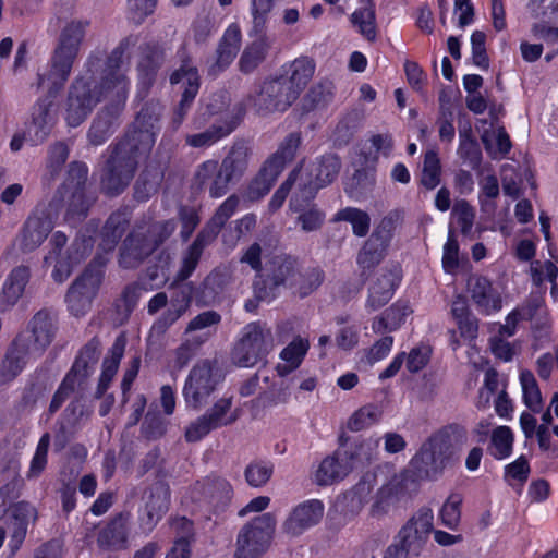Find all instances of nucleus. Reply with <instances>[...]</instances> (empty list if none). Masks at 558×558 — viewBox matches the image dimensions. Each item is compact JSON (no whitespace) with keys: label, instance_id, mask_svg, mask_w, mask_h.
Returning <instances> with one entry per match:
<instances>
[{"label":"nucleus","instance_id":"1","mask_svg":"<svg viewBox=\"0 0 558 558\" xmlns=\"http://www.w3.org/2000/svg\"><path fill=\"white\" fill-rule=\"evenodd\" d=\"M134 44V38L121 41L106 61L96 54L87 59L83 72L71 84L64 104L69 126L80 125L100 101H107L108 110H119L125 104L130 82L123 69L124 52Z\"/></svg>","mask_w":558,"mask_h":558},{"label":"nucleus","instance_id":"2","mask_svg":"<svg viewBox=\"0 0 558 558\" xmlns=\"http://www.w3.org/2000/svg\"><path fill=\"white\" fill-rule=\"evenodd\" d=\"M147 114L142 111L135 121L136 128L129 137L117 145L108 160V173L102 185L110 194L119 193L132 180L137 157L146 155L155 144L154 124L145 125Z\"/></svg>","mask_w":558,"mask_h":558},{"label":"nucleus","instance_id":"3","mask_svg":"<svg viewBox=\"0 0 558 558\" xmlns=\"http://www.w3.org/2000/svg\"><path fill=\"white\" fill-rule=\"evenodd\" d=\"M88 27L89 21L83 19H73L64 24L51 60V68L47 72L38 74L39 87L47 88L53 94L63 87Z\"/></svg>","mask_w":558,"mask_h":558},{"label":"nucleus","instance_id":"4","mask_svg":"<svg viewBox=\"0 0 558 558\" xmlns=\"http://www.w3.org/2000/svg\"><path fill=\"white\" fill-rule=\"evenodd\" d=\"M276 518L272 513H264L254 518L239 532L235 544V558H260L268 549Z\"/></svg>","mask_w":558,"mask_h":558},{"label":"nucleus","instance_id":"5","mask_svg":"<svg viewBox=\"0 0 558 558\" xmlns=\"http://www.w3.org/2000/svg\"><path fill=\"white\" fill-rule=\"evenodd\" d=\"M221 380V373L214 361L197 362L190 371L183 386L182 393L186 405L199 409L207 402Z\"/></svg>","mask_w":558,"mask_h":558},{"label":"nucleus","instance_id":"6","mask_svg":"<svg viewBox=\"0 0 558 558\" xmlns=\"http://www.w3.org/2000/svg\"><path fill=\"white\" fill-rule=\"evenodd\" d=\"M374 486V475L366 474L350 490L338 496L328 511L329 521L337 527L352 522L367 504Z\"/></svg>","mask_w":558,"mask_h":558},{"label":"nucleus","instance_id":"7","mask_svg":"<svg viewBox=\"0 0 558 558\" xmlns=\"http://www.w3.org/2000/svg\"><path fill=\"white\" fill-rule=\"evenodd\" d=\"M271 349L270 329L258 323H252L243 329L242 338L233 350L232 359L241 367H252L264 360Z\"/></svg>","mask_w":558,"mask_h":558},{"label":"nucleus","instance_id":"8","mask_svg":"<svg viewBox=\"0 0 558 558\" xmlns=\"http://www.w3.org/2000/svg\"><path fill=\"white\" fill-rule=\"evenodd\" d=\"M66 243V236L61 232L52 234L50 244L51 251L45 257L46 265H53L52 278L57 282H63L72 272L73 266L80 263L90 251L92 245L87 241L76 242L72 247L62 252Z\"/></svg>","mask_w":558,"mask_h":558},{"label":"nucleus","instance_id":"9","mask_svg":"<svg viewBox=\"0 0 558 558\" xmlns=\"http://www.w3.org/2000/svg\"><path fill=\"white\" fill-rule=\"evenodd\" d=\"M238 204L239 199L235 196L228 197L218 208L204 231L197 236L195 242L189 248L183 259V268L181 271V277L183 279L187 278L195 269L203 247L216 236L219 229L234 214Z\"/></svg>","mask_w":558,"mask_h":558},{"label":"nucleus","instance_id":"10","mask_svg":"<svg viewBox=\"0 0 558 558\" xmlns=\"http://www.w3.org/2000/svg\"><path fill=\"white\" fill-rule=\"evenodd\" d=\"M296 99L295 93L291 92L282 77L263 82L250 98L252 106L260 114L283 112Z\"/></svg>","mask_w":558,"mask_h":558},{"label":"nucleus","instance_id":"11","mask_svg":"<svg viewBox=\"0 0 558 558\" xmlns=\"http://www.w3.org/2000/svg\"><path fill=\"white\" fill-rule=\"evenodd\" d=\"M175 229L172 221L155 223L147 236L135 233L124 242V248L121 254V264L125 267L134 266V263L149 255L163 240H166Z\"/></svg>","mask_w":558,"mask_h":558},{"label":"nucleus","instance_id":"12","mask_svg":"<svg viewBox=\"0 0 558 558\" xmlns=\"http://www.w3.org/2000/svg\"><path fill=\"white\" fill-rule=\"evenodd\" d=\"M102 279L99 268H87L70 287L65 302L70 313L76 317L86 315L93 304Z\"/></svg>","mask_w":558,"mask_h":558},{"label":"nucleus","instance_id":"13","mask_svg":"<svg viewBox=\"0 0 558 558\" xmlns=\"http://www.w3.org/2000/svg\"><path fill=\"white\" fill-rule=\"evenodd\" d=\"M434 515L430 509L417 511L399 531L397 539L417 557L424 549L433 531Z\"/></svg>","mask_w":558,"mask_h":558},{"label":"nucleus","instance_id":"14","mask_svg":"<svg viewBox=\"0 0 558 558\" xmlns=\"http://www.w3.org/2000/svg\"><path fill=\"white\" fill-rule=\"evenodd\" d=\"M325 506L318 499L305 500L295 506L282 523V533L288 538L301 536L317 525L324 517Z\"/></svg>","mask_w":558,"mask_h":558},{"label":"nucleus","instance_id":"15","mask_svg":"<svg viewBox=\"0 0 558 558\" xmlns=\"http://www.w3.org/2000/svg\"><path fill=\"white\" fill-rule=\"evenodd\" d=\"M37 87L49 94V98L39 99L33 108L32 119L28 125V135L35 143L43 142L53 129L57 122V111L52 98L56 94L48 92L47 88Z\"/></svg>","mask_w":558,"mask_h":558},{"label":"nucleus","instance_id":"16","mask_svg":"<svg viewBox=\"0 0 558 558\" xmlns=\"http://www.w3.org/2000/svg\"><path fill=\"white\" fill-rule=\"evenodd\" d=\"M468 293L481 314L490 315L502 307L499 291L485 277L472 276L468 281Z\"/></svg>","mask_w":558,"mask_h":558},{"label":"nucleus","instance_id":"17","mask_svg":"<svg viewBox=\"0 0 558 558\" xmlns=\"http://www.w3.org/2000/svg\"><path fill=\"white\" fill-rule=\"evenodd\" d=\"M448 457L438 440H429L423 445L420 452L412 459L413 468L427 478H436L446 468Z\"/></svg>","mask_w":558,"mask_h":558},{"label":"nucleus","instance_id":"18","mask_svg":"<svg viewBox=\"0 0 558 558\" xmlns=\"http://www.w3.org/2000/svg\"><path fill=\"white\" fill-rule=\"evenodd\" d=\"M32 340L26 348L32 353L43 352L53 340L57 331V322L53 314L41 310L37 312L28 324Z\"/></svg>","mask_w":558,"mask_h":558},{"label":"nucleus","instance_id":"19","mask_svg":"<svg viewBox=\"0 0 558 558\" xmlns=\"http://www.w3.org/2000/svg\"><path fill=\"white\" fill-rule=\"evenodd\" d=\"M301 144V137L296 133L289 134L279 146L278 150L265 162L262 168V177L264 178L270 171V177L263 187L262 192L269 191L276 182L278 175L283 170L286 163L291 161Z\"/></svg>","mask_w":558,"mask_h":558},{"label":"nucleus","instance_id":"20","mask_svg":"<svg viewBox=\"0 0 558 558\" xmlns=\"http://www.w3.org/2000/svg\"><path fill=\"white\" fill-rule=\"evenodd\" d=\"M351 458L347 450H338L325 458L315 473V482L318 485H331L343 480L355 469V463L350 462Z\"/></svg>","mask_w":558,"mask_h":558},{"label":"nucleus","instance_id":"21","mask_svg":"<svg viewBox=\"0 0 558 558\" xmlns=\"http://www.w3.org/2000/svg\"><path fill=\"white\" fill-rule=\"evenodd\" d=\"M172 85H179L183 89L182 99L179 105L177 114L180 120L183 119L185 112L194 100L199 89V76L197 70L184 63L180 69L175 70L170 76Z\"/></svg>","mask_w":558,"mask_h":558},{"label":"nucleus","instance_id":"22","mask_svg":"<svg viewBox=\"0 0 558 558\" xmlns=\"http://www.w3.org/2000/svg\"><path fill=\"white\" fill-rule=\"evenodd\" d=\"M172 85H179L183 89L182 99L179 105L177 114L180 120L183 119L185 112L194 100L199 89V76L197 70L184 63L180 69L175 70L170 76Z\"/></svg>","mask_w":558,"mask_h":558},{"label":"nucleus","instance_id":"23","mask_svg":"<svg viewBox=\"0 0 558 558\" xmlns=\"http://www.w3.org/2000/svg\"><path fill=\"white\" fill-rule=\"evenodd\" d=\"M29 269L25 266H19L11 270L0 292L1 312L11 310L20 301L29 281Z\"/></svg>","mask_w":558,"mask_h":558},{"label":"nucleus","instance_id":"24","mask_svg":"<svg viewBox=\"0 0 558 558\" xmlns=\"http://www.w3.org/2000/svg\"><path fill=\"white\" fill-rule=\"evenodd\" d=\"M340 163L337 157L326 156L311 168L308 180L304 182L303 191L311 197L318 190L331 183L339 172Z\"/></svg>","mask_w":558,"mask_h":558},{"label":"nucleus","instance_id":"25","mask_svg":"<svg viewBox=\"0 0 558 558\" xmlns=\"http://www.w3.org/2000/svg\"><path fill=\"white\" fill-rule=\"evenodd\" d=\"M283 70L286 74V77H282L283 81L288 83L291 92L295 93V96L299 97L301 92L313 78L316 64L314 60L308 57H299L287 63Z\"/></svg>","mask_w":558,"mask_h":558},{"label":"nucleus","instance_id":"26","mask_svg":"<svg viewBox=\"0 0 558 558\" xmlns=\"http://www.w3.org/2000/svg\"><path fill=\"white\" fill-rule=\"evenodd\" d=\"M36 519L37 511L33 505L21 501L14 506L9 541V547L13 553L21 547L26 536L28 524L34 523Z\"/></svg>","mask_w":558,"mask_h":558},{"label":"nucleus","instance_id":"27","mask_svg":"<svg viewBox=\"0 0 558 558\" xmlns=\"http://www.w3.org/2000/svg\"><path fill=\"white\" fill-rule=\"evenodd\" d=\"M400 268L393 266L388 271L380 274L369 289L368 306L377 310L388 303L400 282Z\"/></svg>","mask_w":558,"mask_h":558},{"label":"nucleus","instance_id":"28","mask_svg":"<svg viewBox=\"0 0 558 558\" xmlns=\"http://www.w3.org/2000/svg\"><path fill=\"white\" fill-rule=\"evenodd\" d=\"M241 44V29L239 25L231 24L225 31L217 50L216 63L211 66L210 72H217L226 69L236 57Z\"/></svg>","mask_w":558,"mask_h":558},{"label":"nucleus","instance_id":"29","mask_svg":"<svg viewBox=\"0 0 558 558\" xmlns=\"http://www.w3.org/2000/svg\"><path fill=\"white\" fill-rule=\"evenodd\" d=\"M310 342L307 339L296 337L280 352V362L276 366L279 376L284 377L300 367L307 351Z\"/></svg>","mask_w":558,"mask_h":558},{"label":"nucleus","instance_id":"30","mask_svg":"<svg viewBox=\"0 0 558 558\" xmlns=\"http://www.w3.org/2000/svg\"><path fill=\"white\" fill-rule=\"evenodd\" d=\"M51 230L49 220L40 217H29L19 236V247L23 252H32L47 238Z\"/></svg>","mask_w":558,"mask_h":558},{"label":"nucleus","instance_id":"31","mask_svg":"<svg viewBox=\"0 0 558 558\" xmlns=\"http://www.w3.org/2000/svg\"><path fill=\"white\" fill-rule=\"evenodd\" d=\"M28 354H32V352L26 348V342L22 338H17L0 364L2 380L10 381L15 378L25 367Z\"/></svg>","mask_w":558,"mask_h":558},{"label":"nucleus","instance_id":"32","mask_svg":"<svg viewBox=\"0 0 558 558\" xmlns=\"http://www.w3.org/2000/svg\"><path fill=\"white\" fill-rule=\"evenodd\" d=\"M451 314L458 326L461 338L465 341H473L477 337L478 320L470 312L464 298L458 295L451 305Z\"/></svg>","mask_w":558,"mask_h":558},{"label":"nucleus","instance_id":"33","mask_svg":"<svg viewBox=\"0 0 558 558\" xmlns=\"http://www.w3.org/2000/svg\"><path fill=\"white\" fill-rule=\"evenodd\" d=\"M220 320V315L215 311H206L198 314L187 325L186 333L190 335L189 341H194L196 345H201L213 335V328Z\"/></svg>","mask_w":558,"mask_h":558},{"label":"nucleus","instance_id":"34","mask_svg":"<svg viewBox=\"0 0 558 558\" xmlns=\"http://www.w3.org/2000/svg\"><path fill=\"white\" fill-rule=\"evenodd\" d=\"M412 313L407 302H397L373 322V330L377 333L398 329Z\"/></svg>","mask_w":558,"mask_h":558},{"label":"nucleus","instance_id":"35","mask_svg":"<svg viewBox=\"0 0 558 558\" xmlns=\"http://www.w3.org/2000/svg\"><path fill=\"white\" fill-rule=\"evenodd\" d=\"M481 138L487 154L494 159L506 156L511 148L509 136L500 126L489 125L482 132Z\"/></svg>","mask_w":558,"mask_h":558},{"label":"nucleus","instance_id":"36","mask_svg":"<svg viewBox=\"0 0 558 558\" xmlns=\"http://www.w3.org/2000/svg\"><path fill=\"white\" fill-rule=\"evenodd\" d=\"M527 12L535 20L533 24L543 27H558V0H530Z\"/></svg>","mask_w":558,"mask_h":558},{"label":"nucleus","instance_id":"37","mask_svg":"<svg viewBox=\"0 0 558 558\" xmlns=\"http://www.w3.org/2000/svg\"><path fill=\"white\" fill-rule=\"evenodd\" d=\"M128 529L125 521L118 518L111 521L99 534L98 544L109 550H119L126 547Z\"/></svg>","mask_w":558,"mask_h":558},{"label":"nucleus","instance_id":"38","mask_svg":"<svg viewBox=\"0 0 558 558\" xmlns=\"http://www.w3.org/2000/svg\"><path fill=\"white\" fill-rule=\"evenodd\" d=\"M235 125V120L214 123L204 132L187 136L186 142L193 147H208L229 135L234 130Z\"/></svg>","mask_w":558,"mask_h":558},{"label":"nucleus","instance_id":"39","mask_svg":"<svg viewBox=\"0 0 558 558\" xmlns=\"http://www.w3.org/2000/svg\"><path fill=\"white\" fill-rule=\"evenodd\" d=\"M216 174L215 180L213 181L209 193L213 197H221L227 193L228 184L232 182V180L223 173V170L220 168L218 171V163L214 160L205 161L197 171V179L204 183L207 179L211 178Z\"/></svg>","mask_w":558,"mask_h":558},{"label":"nucleus","instance_id":"40","mask_svg":"<svg viewBox=\"0 0 558 558\" xmlns=\"http://www.w3.org/2000/svg\"><path fill=\"white\" fill-rule=\"evenodd\" d=\"M333 84L330 81H320L313 85L302 99V107L305 111L324 108L333 98Z\"/></svg>","mask_w":558,"mask_h":558},{"label":"nucleus","instance_id":"41","mask_svg":"<svg viewBox=\"0 0 558 558\" xmlns=\"http://www.w3.org/2000/svg\"><path fill=\"white\" fill-rule=\"evenodd\" d=\"M383 410L379 405L368 403L357 409L349 417L347 426L351 432L367 429L380 422Z\"/></svg>","mask_w":558,"mask_h":558},{"label":"nucleus","instance_id":"42","mask_svg":"<svg viewBox=\"0 0 558 558\" xmlns=\"http://www.w3.org/2000/svg\"><path fill=\"white\" fill-rule=\"evenodd\" d=\"M160 60L161 53L157 50L144 52L138 63L140 94H146L154 84Z\"/></svg>","mask_w":558,"mask_h":558},{"label":"nucleus","instance_id":"43","mask_svg":"<svg viewBox=\"0 0 558 558\" xmlns=\"http://www.w3.org/2000/svg\"><path fill=\"white\" fill-rule=\"evenodd\" d=\"M205 415L214 427L218 428L235 422L239 417V411L232 407L231 398L223 397L217 400Z\"/></svg>","mask_w":558,"mask_h":558},{"label":"nucleus","instance_id":"44","mask_svg":"<svg viewBox=\"0 0 558 558\" xmlns=\"http://www.w3.org/2000/svg\"><path fill=\"white\" fill-rule=\"evenodd\" d=\"M514 436L510 427L498 426L492 432L489 452L499 460L508 458L512 452Z\"/></svg>","mask_w":558,"mask_h":558},{"label":"nucleus","instance_id":"45","mask_svg":"<svg viewBox=\"0 0 558 558\" xmlns=\"http://www.w3.org/2000/svg\"><path fill=\"white\" fill-rule=\"evenodd\" d=\"M170 492L163 484L155 485L146 501L147 515L150 521L159 520L169 508Z\"/></svg>","mask_w":558,"mask_h":558},{"label":"nucleus","instance_id":"46","mask_svg":"<svg viewBox=\"0 0 558 558\" xmlns=\"http://www.w3.org/2000/svg\"><path fill=\"white\" fill-rule=\"evenodd\" d=\"M520 384L524 404L531 411L539 412L543 399L534 375L530 371H522L520 373Z\"/></svg>","mask_w":558,"mask_h":558},{"label":"nucleus","instance_id":"47","mask_svg":"<svg viewBox=\"0 0 558 558\" xmlns=\"http://www.w3.org/2000/svg\"><path fill=\"white\" fill-rule=\"evenodd\" d=\"M463 502V496L460 493H451L445 500L440 511L439 518L441 523L450 529L456 530L461 520V506Z\"/></svg>","mask_w":558,"mask_h":558},{"label":"nucleus","instance_id":"48","mask_svg":"<svg viewBox=\"0 0 558 558\" xmlns=\"http://www.w3.org/2000/svg\"><path fill=\"white\" fill-rule=\"evenodd\" d=\"M335 220L351 223L353 233L356 236H365L369 230L371 218L367 213L359 208L347 207L341 209L336 214Z\"/></svg>","mask_w":558,"mask_h":558},{"label":"nucleus","instance_id":"49","mask_svg":"<svg viewBox=\"0 0 558 558\" xmlns=\"http://www.w3.org/2000/svg\"><path fill=\"white\" fill-rule=\"evenodd\" d=\"M125 350V338L120 336L116 339L110 350L109 356L105 359L102 364V373L100 384L106 386L118 371L120 361Z\"/></svg>","mask_w":558,"mask_h":558},{"label":"nucleus","instance_id":"50","mask_svg":"<svg viewBox=\"0 0 558 558\" xmlns=\"http://www.w3.org/2000/svg\"><path fill=\"white\" fill-rule=\"evenodd\" d=\"M271 276L274 284H293L296 274V262L287 256H278L272 262Z\"/></svg>","mask_w":558,"mask_h":558},{"label":"nucleus","instance_id":"51","mask_svg":"<svg viewBox=\"0 0 558 558\" xmlns=\"http://www.w3.org/2000/svg\"><path fill=\"white\" fill-rule=\"evenodd\" d=\"M458 155L472 168H477L482 161V153L477 142L471 136L469 130L460 131Z\"/></svg>","mask_w":558,"mask_h":558},{"label":"nucleus","instance_id":"52","mask_svg":"<svg viewBox=\"0 0 558 558\" xmlns=\"http://www.w3.org/2000/svg\"><path fill=\"white\" fill-rule=\"evenodd\" d=\"M351 23L368 40L376 37L375 11L372 7L356 9L351 14Z\"/></svg>","mask_w":558,"mask_h":558},{"label":"nucleus","instance_id":"53","mask_svg":"<svg viewBox=\"0 0 558 558\" xmlns=\"http://www.w3.org/2000/svg\"><path fill=\"white\" fill-rule=\"evenodd\" d=\"M247 167V154L243 147H234L223 159L221 169L232 181L239 179Z\"/></svg>","mask_w":558,"mask_h":558},{"label":"nucleus","instance_id":"54","mask_svg":"<svg viewBox=\"0 0 558 558\" xmlns=\"http://www.w3.org/2000/svg\"><path fill=\"white\" fill-rule=\"evenodd\" d=\"M379 438L368 437L356 442L349 452L350 462L355 463V468L371 462L378 453Z\"/></svg>","mask_w":558,"mask_h":558},{"label":"nucleus","instance_id":"55","mask_svg":"<svg viewBox=\"0 0 558 558\" xmlns=\"http://www.w3.org/2000/svg\"><path fill=\"white\" fill-rule=\"evenodd\" d=\"M441 166L435 150L425 154L421 183L428 190L435 189L440 183Z\"/></svg>","mask_w":558,"mask_h":558},{"label":"nucleus","instance_id":"56","mask_svg":"<svg viewBox=\"0 0 558 558\" xmlns=\"http://www.w3.org/2000/svg\"><path fill=\"white\" fill-rule=\"evenodd\" d=\"M267 48L268 45L264 37L246 47L239 62L241 71L245 73L253 71L264 59Z\"/></svg>","mask_w":558,"mask_h":558},{"label":"nucleus","instance_id":"57","mask_svg":"<svg viewBox=\"0 0 558 558\" xmlns=\"http://www.w3.org/2000/svg\"><path fill=\"white\" fill-rule=\"evenodd\" d=\"M386 248L376 242V238H369L357 255V263L363 269H371L379 264Z\"/></svg>","mask_w":558,"mask_h":558},{"label":"nucleus","instance_id":"58","mask_svg":"<svg viewBox=\"0 0 558 558\" xmlns=\"http://www.w3.org/2000/svg\"><path fill=\"white\" fill-rule=\"evenodd\" d=\"M522 314V318L534 322L537 327L548 326L547 310L544 305L542 295H536L531 299L526 306L519 310Z\"/></svg>","mask_w":558,"mask_h":558},{"label":"nucleus","instance_id":"59","mask_svg":"<svg viewBox=\"0 0 558 558\" xmlns=\"http://www.w3.org/2000/svg\"><path fill=\"white\" fill-rule=\"evenodd\" d=\"M324 274L319 269H313L303 276H296L294 283L291 287L294 288L295 293L304 298L313 293L323 283Z\"/></svg>","mask_w":558,"mask_h":558},{"label":"nucleus","instance_id":"60","mask_svg":"<svg viewBox=\"0 0 558 558\" xmlns=\"http://www.w3.org/2000/svg\"><path fill=\"white\" fill-rule=\"evenodd\" d=\"M50 445V435L44 434L36 447L27 472L28 477H38L47 465L48 449Z\"/></svg>","mask_w":558,"mask_h":558},{"label":"nucleus","instance_id":"61","mask_svg":"<svg viewBox=\"0 0 558 558\" xmlns=\"http://www.w3.org/2000/svg\"><path fill=\"white\" fill-rule=\"evenodd\" d=\"M274 465L269 462H256L250 464L245 470L247 483L254 487L265 485L271 477Z\"/></svg>","mask_w":558,"mask_h":558},{"label":"nucleus","instance_id":"62","mask_svg":"<svg viewBox=\"0 0 558 558\" xmlns=\"http://www.w3.org/2000/svg\"><path fill=\"white\" fill-rule=\"evenodd\" d=\"M451 215L463 234L466 235L472 231L475 213L468 202L458 201L453 206Z\"/></svg>","mask_w":558,"mask_h":558},{"label":"nucleus","instance_id":"63","mask_svg":"<svg viewBox=\"0 0 558 558\" xmlns=\"http://www.w3.org/2000/svg\"><path fill=\"white\" fill-rule=\"evenodd\" d=\"M529 474V462L523 456L505 468V480L512 486L523 484L527 480Z\"/></svg>","mask_w":558,"mask_h":558},{"label":"nucleus","instance_id":"64","mask_svg":"<svg viewBox=\"0 0 558 558\" xmlns=\"http://www.w3.org/2000/svg\"><path fill=\"white\" fill-rule=\"evenodd\" d=\"M486 35L481 31H475L471 35L472 59L480 69H488L489 61L486 53Z\"/></svg>","mask_w":558,"mask_h":558}]
</instances>
